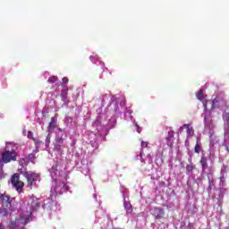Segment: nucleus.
Listing matches in <instances>:
<instances>
[{"label": "nucleus", "mask_w": 229, "mask_h": 229, "mask_svg": "<svg viewBox=\"0 0 229 229\" xmlns=\"http://www.w3.org/2000/svg\"><path fill=\"white\" fill-rule=\"evenodd\" d=\"M17 160V151L15 149L5 150L2 153V158L0 161L2 164H10V162H15Z\"/></svg>", "instance_id": "obj_1"}, {"label": "nucleus", "mask_w": 229, "mask_h": 229, "mask_svg": "<svg viewBox=\"0 0 229 229\" xmlns=\"http://www.w3.org/2000/svg\"><path fill=\"white\" fill-rule=\"evenodd\" d=\"M21 174L27 180V185L29 187H33L35 182H37L40 178V174L35 172H28V171H21Z\"/></svg>", "instance_id": "obj_2"}, {"label": "nucleus", "mask_w": 229, "mask_h": 229, "mask_svg": "<svg viewBox=\"0 0 229 229\" xmlns=\"http://www.w3.org/2000/svg\"><path fill=\"white\" fill-rule=\"evenodd\" d=\"M11 183L14 187V189H16L17 192H22L24 189V182L21 181L19 174H13L11 178Z\"/></svg>", "instance_id": "obj_3"}, {"label": "nucleus", "mask_w": 229, "mask_h": 229, "mask_svg": "<svg viewBox=\"0 0 229 229\" xmlns=\"http://www.w3.org/2000/svg\"><path fill=\"white\" fill-rule=\"evenodd\" d=\"M28 205L30 206V210L33 212L34 210H38L40 208V202L38 201V199L32 196L30 198L28 201Z\"/></svg>", "instance_id": "obj_4"}, {"label": "nucleus", "mask_w": 229, "mask_h": 229, "mask_svg": "<svg viewBox=\"0 0 229 229\" xmlns=\"http://www.w3.org/2000/svg\"><path fill=\"white\" fill-rule=\"evenodd\" d=\"M65 140V138H62L60 134L56 135L55 142L54 145L55 151L61 152L62 151V146H64V141Z\"/></svg>", "instance_id": "obj_5"}, {"label": "nucleus", "mask_w": 229, "mask_h": 229, "mask_svg": "<svg viewBox=\"0 0 229 229\" xmlns=\"http://www.w3.org/2000/svg\"><path fill=\"white\" fill-rule=\"evenodd\" d=\"M152 210V215L154 216V217H156V219H162V217H164V209L160 208H154L151 209Z\"/></svg>", "instance_id": "obj_6"}, {"label": "nucleus", "mask_w": 229, "mask_h": 229, "mask_svg": "<svg viewBox=\"0 0 229 229\" xmlns=\"http://www.w3.org/2000/svg\"><path fill=\"white\" fill-rule=\"evenodd\" d=\"M60 189L61 192H67L69 191V186L65 184V182L59 181L58 185L55 187V190L58 191Z\"/></svg>", "instance_id": "obj_7"}, {"label": "nucleus", "mask_w": 229, "mask_h": 229, "mask_svg": "<svg viewBox=\"0 0 229 229\" xmlns=\"http://www.w3.org/2000/svg\"><path fill=\"white\" fill-rule=\"evenodd\" d=\"M0 201H2L3 205H5L6 207H10V196L0 194Z\"/></svg>", "instance_id": "obj_8"}, {"label": "nucleus", "mask_w": 229, "mask_h": 229, "mask_svg": "<svg viewBox=\"0 0 229 229\" xmlns=\"http://www.w3.org/2000/svg\"><path fill=\"white\" fill-rule=\"evenodd\" d=\"M183 127L187 130L186 133L188 137H192V135H194V130L192 129V127H191V123H185Z\"/></svg>", "instance_id": "obj_9"}, {"label": "nucleus", "mask_w": 229, "mask_h": 229, "mask_svg": "<svg viewBox=\"0 0 229 229\" xmlns=\"http://www.w3.org/2000/svg\"><path fill=\"white\" fill-rule=\"evenodd\" d=\"M54 128H56V117L55 116L51 117V121L48 123L47 130L48 131H51V130H53Z\"/></svg>", "instance_id": "obj_10"}, {"label": "nucleus", "mask_w": 229, "mask_h": 229, "mask_svg": "<svg viewBox=\"0 0 229 229\" xmlns=\"http://www.w3.org/2000/svg\"><path fill=\"white\" fill-rule=\"evenodd\" d=\"M174 138V131H168V135L166 137L167 145L170 146V148H173V140L172 139Z\"/></svg>", "instance_id": "obj_11"}, {"label": "nucleus", "mask_w": 229, "mask_h": 229, "mask_svg": "<svg viewBox=\"0 0 229 229\" xmlns=\"http://www.w3.org/2000/svg\"><path fill=\"white\" fill-rule=\"evenodd\" d=\"M200 165H201L203 171H205V169H207L208 167V159L205 156H202L200 158Z\"/></svg>", "instance_id": "obj_12"}, {"label": "nucleus", "mask_w": 229, "mask_h": 229, "mask_svg": "<svg viewBox=\"0 0 229 229\" xmlns=\"http://www.w3.org/2000/svg\"><path fill=\"white\" fill-rule=\"evenodd\" d=\"M38 151V148H36L30 154H29L28 158H29L30 162H33V160H35V158H37V152Z\"/></svg>", "instance_id": "obj_13"}, {"label": "nucleus", "mask_w": 229, "mask_h": 229, "mask_svg": "<svg viewBox=\"0 0 229 229\" xmlns=\"http://www.w3.org/2000/svg\"><path fill=\"white\" fill-rule=\"evenodd\" d=\"M124 208L127 214H131L133 212V206L128 202H124Z\"/></svg>", "instance_id": "obj_14"}, {"label": "nucleus", "mask_w": 229, "mask_h": 229, "mask_svg": "<svg viewBox=\"0 0 229 229\" xmlns=\"http://www.w3.org/2000/svg\"><path fill=\"white\" fill-rule=\"evenodd\" d=\"M3 167H4V164H3V161H0V180L4 178V172L3 171Z\"/></svg>", "instance_id": "obj_15"}, {"label": "nucleus", "mask_w": 229, "mask_h": 229, "mask_svg": "<svg viewBox=\"0 0 229 229\" xmlns=\"http://www.w3.org/2000/svg\"><path fill=\"white\" fill-rule=\"evenodd\" d=\"M56 81H58V77L55 75L49 77L47 80L48 83H56Z\"/></svg>", "instance_id": "obj_16"}, {"label": "nucleus", "mask_w": 229, "mask_h": 229, "mask_svg": "<svg viewBox=\"0 0 229 229\" xmlns=\"http://www.w3.org/2000/svg\"><path fill=\"white\" fill-rule=\"evenodd\" d=\"M196 97L199 101H203V89H199L197 93H196Z\"/></svg>", "instance_id": "obj_17"}, {"label": "nucleus", "mask_w": 229, "mask_h": 229, "mask_svg": "<svg viewBox=\"0 0 229 229\" xmlns=\"http://www.w3.org/2000/svg\"><path fill=\"white\" fill-rule=\"evenodd\" d=\"M49 144H51V131H48V134L46 138V146L49 148Z\"/></svg>", "instance_id": "obj_18"}, {"label": "nucleus", "mask_w": 229, "mask_h": 229, "mask_svg": "<svg viewBox=\"0 0 229 229\" xmlns=\"http://www.w3.org/2000/svg\"><path fill=\"white\" fill-rule=\"evenodd\" d=\"M194 151H195V153H198V154H199V152L201 151V145H199L198 143V140H197V143L195 145Z\"/></svg>", "instance_id": "obj_19"}, {"label": "nucleus", "mask_w": 229, "mask_h": 229, "mask_svg": "<svg viewBox=\"0 0 229 229\" xmlns=\"http://www.w3.org/2000/svg\"><path fill=\"white\" fill-rule=\"evenodd\" d=\"M57 130L61 133V134H59L60 137L64 138V137H67V133L65 132V130H63L62 128H58Z\"/></svg>", "instance_id": "obj_20"}, {"label": "nucleus", "mask_w": 229, "mask_h": 229, "mask_svg": "<svg viewBox=\"0 0 229 229\" xmlns=\"http://www.w3.org/2000/svg\"><path fill=\"white\" fill-rule=\"evenodd\" d=\"M15 226H17V221H13L9 224L10 229H15Z\"/></svg>", "instance_id": "obj_21"}, {"label": "nucleus", "mask_w": 229, "mask_h": 229, "mask_svg": "<svg viewBox=\"0 0 229 229\" xmlns=\"http://www.w3.org/2000/svg\"><path fill=\"white\" fill-rule=\"evenodd\" d=\"M67 83H69V79L67 77L63 78L62 85H65Z\"/></svg>", "instance_id": "obj_22"}, {"label": "nucleus", "mask_w": 229, "mask_h": 229, "mask_svg": "<svg viewBox=\"0 0 229 229\" xmlns=\"http://www.w3.org/2000/svg\"><path fill=\"white\" fill-rule=\"evenodd\" d=\"M61 96H62V98H66V96H67V89H63L62 92H61Z\"/></svg>", "instance_id": "obj_23"}, {"label": "nucleus", "mask_w": 229, "mask_h": 229, "mask_svg": "<svg viewBox=\"0 0 229 229\" xmlns=\"http://www.w3.org/2000/svg\"><path fill=\"white\" fill-rule=\"evenodd\" d=\"M91 62H94V60H98V55H90Z\"/></svg>", "instance_id": "obj_24"}, {"label": "nucleus", "mask_w": 229, "mask_h": 229, "mask_svg": "<svg viewBox=\"0 0 229 229\" xmlns=\"http://www.w3.org/2000/svg\"><path fill=\"white\" fill-rule=\"evenodd\" d=\"M141 148H148V142L142 141L141 142Z\"/></svg>", "instance_id": "obj_25"}, {"label": "nucleus", "mask_w": 229, "mask_h": 229, "mask_svg": "<svg viewBox=\"0 0 229 229\" xmlns=\"http://www.w3.org/2000/svg\"><path fill=\"white\" fill-rule=\"evenodd\" d=\"M0 229H4V225H3V224H0Z\"/></svg>", "instance_id": "obj_26"}, {"label": "nucleus", "mask_w": 229, "mask_h": 229, "mask_svg": "<svg viewBox=\"0 0 229 229\" xmlns=\"http://www.w3.org/2000/svg\"><path fill=\"white\" fill-rule=\"evenodd\" d=\"M221 182H225V177L220 178Z\"/></svg>", "instance_id": "obj_27"}, {"label": "nucleus", "mask_w": 229, "mask_h": 229, "mask_svg": "<svg viewBox=\"0 0 229 229\" xmlns=\"http://www.w3.org/2000/svg\"><path fill=\"white\" fill-rule=\"evenodd\" d=\"M189 169H191V171H192V169H194V166H189Z\"/></svg>", "instance_id": "obj_28"}, {"label": "nucleus", "mask_w": 229, "mask_h": 229, "mask_svg": "<svg viewBox=\"0 0 229 229\" xmlns=\"http://www.w3.org/2000/svg\"><path fill=\"white\" fill-rule=\"evenodd\" d=\"M225 149H226V151H228V152H229V148H228V147H226V148H225Z\"/></svg>", "instance_id": "obj_29"}, {"label": "nucleus", "mask_w": 229, "mask_h": 229, "mask_svg": "<svg viewBox=\"0 0 229 229\" xmlns=\"http://www.w3.org/2000/svg\"><path fill=\"white\" fill-rule=\"evenodd\" d=\"M6 214H8L7 212L4 214V216H6Z\"/></svg>", "instance_id": "obj_30"}]
</instances>
